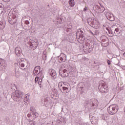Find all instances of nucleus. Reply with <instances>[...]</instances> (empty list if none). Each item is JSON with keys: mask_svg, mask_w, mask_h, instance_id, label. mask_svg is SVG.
<instances>
[{"mask_svg": "<svg viewBox=\"0 0 125 125\" xmlns=\"http://www.w3.org/2000/svg\"><path fill=\"white\" fill-rule=\"evenodd\" d=\"M24 104H25V102L20 101L19 103V105L21 108L24 106Z\"/></svg>", "mask_w": 125, "mask_h": 125, "instance_id": "obj_21", "label": "nucleus"}, {"mask_svg": "<svg viewBox=\"0 0 125 125\" xmlns=\"http://www.w3.org/2000/svg\"><path fill=\"white\" fill-rule=\"evenodd\" d=\"M49 74L51 76L52 79L53 80H55L56 79L57 75L56 71L54 69H51L49 70Z\"/></svg>", "mask_w": 125, "mask_h": 125, "instance_id": "obj_10", "label": "nucleus"}, {"mask_svg": "<svg viewBox=\"0 0 125 125\" xmlns=\"http://www.w3.org/2000/svg\"><path fill=\"white\" fill-rule=\"evenodd\" d=\"M67 29L71 30L72 29V25L69 24L67 26Z\"/></svg>", "mask_w": 125, "mask_h": 125, "instance_id": "obj_30", "label": "nucleus"}, {"mask_svg": "<svg viewBox=\"0 0 125 125\" xmlns=\"http://www.w3.org/2000/svg\"><path fill=\"white\" fill-rule=\"evenodd\" d=\"M83 50L84 51V52H90V51H91L92 49H93V47H91L90 48V44L89 43H85V45H83Z\"/></svg>", "mask_w": 125, "mask_h": 125, "instance_id": "obj_5", "label": "nucleus"}, {"mask_svg": "<svg viewBox=\"0 0 125 125\" xmlns=\"http://www.w3.org/2000/svg\"><path fill=\"white\" fill-rule=\"evenodd\" d=\"M80 88H83V87H80Z\"/></svg>", "mask_w": 125, "mask_h": 125, "instance_id": "obj_44", "label": "nucleus"}, {"mask_svg": "<svg viewBox=\"0 0 125 125\" xmlns=\"http://www.w3.org/2000/svg\"><path fill=\"white\" fill-rule=\"evenodd\" d=\"M41 125H45V124H42Z\"/></svg>", "mask_w": 125, "mask_h": 125, "instance_id": "obj_43", "label": "nucleus"}, {"mask_svg": "<svg viewBox=\"0 0 125 125\" xmlns=\"http://www.w3.org/2000/svg\"><path fill=\"white\" fill-rule=\"evenodd\" d=\"M30 111L31 114H33V113H35V112H36V108H35L34 106H31L30 107Z\"/></svg>", "mask_w": 125, "mask_h": 125, "instance_id": "obj_22", "label": "nucleus"}, {"mask_svg": "<svg viewBox=\"0 0 125 125\" xmlns=\"http://www.w3.org/2000/svg\"><path fill=\"white\" fill-rule=\"evenodd\" d=\"M30 46L31 47H33V49H36V48L38 47V42H31Z\"/></svg>", "mask_w": 125, "mask_h": 125, "instance_id": "obj_16", "label": "nucleus"}, {"mask_svg": "<svg viewBox=\"0 0 125 125\" xmlns=\"http://www.w3.org/2000/svg\"><path fill=\"white\" fill-rule=\"evenodd\" d=\"M89 32L91 34V35H92V36H94V33H93V32H92L91 30H89Z\"/></svg>", "mask_w": 125, "mask_h": 125, "instance_id": "obj_35", "label": "nucleus"}, {"mask_svg": "<svg viewBox=\"0 0 125 125\" xmlns=\"http://www.w3.org/2000/svg\"><path fill=\"white\" fill-rule=\"evenodd\" d=\"M38 81H39V77H36L35 79V83H37Z\"/></svg>", "mask_w": 125, "mask_h": 125, "instance_id": "obj_32", "label": "nucleus"}, {"mask_svg": "<svg viewBox=\"0 0 125 125\" xmlns=\"http://www.w3.org/2000/svg\"><path fill=\"white\" fill-rule=\"evenodd\" d=\"M98 88L100 92L102 93H107L109 91V87L106 83H104V81L100 82Z\"/></svg>", "mask_w": 125, "mask_h": 125, "instance_id": "obj_1", "label": "nucleus"}, {"mask_svg": "<svg viewBox=\"0 0 125 125\" xmlns=\"http://www.w3.org/2000/svg\"><path fill=\"white\" fill-rule=\"evenodd\" d=\"M82 125H89V124H87V123H81Z\"/></svg>", "mask_w": 125, "mask_h": 125, "instance_id": "obj_34", "label": "nucleus"}, {"mask_svg": "<svg viewBox=\"0 0 125 125\" xmlns=\"http://www.w3.org/2000/svg\"><path fill=\"white\" fill-rule=\"evenodd\" d=\"M32 115H33L34 118H38L39 117V113L36 111L33 112Z\"/></svg>", "mask_w": 125, "mask_h": 125, "instance_id": "obj_23", "label": "nucleus"}, {"mask_svg": "<svg viewBox=\"0 0 125 125\" xmlns=\"http://www.w3.org/2000/svg\"><path fill=\"white\" fill-rule=\"evenodd\" d=\"M46 57H47L46 54H43V59H44V60H46V59H47Z\"/></svg>", "mask_w": 125, "mask_h": 125, "instance_id": "obj_29", "label": "nucleus"}, {"mask_svg": "<svg viewBox=\"0 0 125 125\" xmlns=\"http://www.w3.org/2000/svg\"><path fill=\"white\" fill-rule=\"evenodd\" d=\"M83 11H84V12L87 11L88 10V9H87V7H85L84 8H83Z\"/></svg>", "mask_w": 125, "mask_h": 125, "instance_id": "obj_31", "label": "nucleus"}, {"mask_svg": "<svg viewBox=\"0 0 125 125\" xmlns=\"http://www.w3.org/2000/svg\"><path fill=\"white\" fill-rule=\"evenodd\" d=\"M110 21H115V17L113 15H112V16H110Z\"/></svg>", "mask_w": 125, "mask_h": 125, "instance_id": "obj_24", "label": "nucleus"}, {"mask_svg": "<svg viewBox=\"0 0 125 125\" xmlns=\"http://www.w3.org/2000/svg\"><path fill=\"white\" fill-rule=\"evenodd\" d=\"M4 28V25L2 24V22H0V29H3Z\"/></svg>", "mask_w": 125, "mask_h": 125, "instance_id": "obj_26", "label": "nucleus"}, {"mask_svg": "<svg viewBox=\"0 0 125 125\" xmlns=\"http://www.w3.org/2000/svg\"><path fill=\"white\" fill-rule=\"evenodd\" d=\"M42 103H43V105H45V103H44V102H45V101H44V100H42Z\"/></svg>", "mask_w": 125, "mask_h": 125, "instance_id": "obj_36", "label": "nucleus"}, {"mask_svg": "<svg viewBox=\"0 0 125 125\" xmlns=\"http://www.w3.org/2000/svg\"><path fill=\"white\" fill-rule=\"evenodd\" d=\"M109 110H110V106H108L107 108V111L108 112V113H109Z\"/></svg>", "mask_w": 125, "mask_h": 125, "instance_id": "obj_37", "label": "nucleus"}, {"mask_svg": "<svg viewBox=\"0 0 125 125\" xmlns=\"http://www.w3.org/2000/svg\"><path fill=\"white\" fill-rule=\"evenodd\" d=\"M25 23L26 24V25H29V24H30V21H26Z\"/></svg>", "mask_w": 125, "mask_h": 125, "instance_id": "obj_33", "label": "nucleus"}, {"mask_svg": "<svg viewBox=\"0 0 125 125\" xmlns=\"http://www.w3.org/2000/svg\"><path fill=\"white\" fill-rule=\"evenodd\" d=\"M6 69V66L3 64V62L2 60L0 62V71H4Z\"/></svg>", "mask_w": 125, "mask_h": 125, "instance_id": "obj_15", "label": "nucleus"}, {"mask_svg": "<svg viewBox=\"0 0 125 125\" xmlns=\"http://www.w3.org/2000/svg\"><path fill=\"white\" fill-rule=\"evenodd\" d=\"M64 85H65V83H63V82H60L58 83V87L60 90L61 89V88H62V86H64Z\"/></svg>", "mask_w": 125, "mask_h": 125, "instance_id": "obj_20", "label": "nucleus"}, {"mask_svg": "<svg viewBox=\"0 0 125 125\" xmlns=\"http://www.w3.org/2000/svg\"><path fill=\"white\" fill-rule=\"evenodd\" d=\"M15 52L17 56H20L22 53V50L20 47H16L15 49Z\"/></svg>", "mask_w": 125, "mask_h": 125, "instance_id": "obj_11", "label": "nucleus"}, {"mask_svg": "<svg viewBox=\"0 0 125 125\" xmlns=\"http://www.w3.org/2000/svg\"><path fill=\"white\" fill-rule=\"evenodd\" d=\"M90 119L94 120L91 121V124H96V123H97V122H98V120H97V118H96V119H95V117H93L92 119H91V117L90 116Z\"/></svg>", "mask_w": 125, "mask_h": 125, "instance_id": "obj_18", "label": "nucleus"}, {"mask_svg": "<svg viewBox=\"0 0 125 125\" xmlns=\"http://www.w3.org/2000/svg\"><path fill=\"white\" fill-rule=\"evenodd\" d=\"M64 83V85H63V86H65L66 87H68L69 86H70V84L66 83Z\"/></svg>", "mask_w": 125, "mask_h": 125, "instance_id": "obj_27", "label": "nucleus"}, {"mask_svg": "<svg viewBox=\"0 0 125 125\" xmlns=\"http://www.w3.org/2000/svg\"><path fill=\"white\" fill-rule=\"evenodd\" d=\"M2 61V59H1V58H0V63Z\"/></svg>", "mask_w": 125, "mask_h": 125, "instance_id": "obj_40", "label": "nucleus"}, {"mask_svg": "<svg viewBox=\"0 0 125 125\" xmlns=\"http://www.w3.org/2000/svg\"><path fill=\"white\" fill-rule=\"evenodd\" d=\"M59 74L62 78L65 77H68L69 74L67 72V69L64 67V65H62L59 69Z\"/></svg>", "mask_w": 125, "mask_h": 125, "instance_id": "obj_3", "label": "nucleus"}, {"mask_svg": "<svg viewBox=\"0 0 125 125\" xmlns=\"http://www.w3.org/2000/svg\"><path fill=\"white\" fill-rule=\"evenodd\" d=\"M27 125H35L36 122L35 121H32V120H29L27 122Z\"/></svg>", "mask_w": 125, "mask_h": 125, "instance_id": "obj_19", "label": "nucleus"}, {"mask_svg": "<svg viewBox=\"0 0 125 125\" xmlns=\"http://www.w3.org/2000/svg\"><path fill=\"white\" fill-rule=\"evenodd\" d=\"M110 108L112 109V111L113 112H111L110 113V115H114V114H116L117 113V111H115V110L117 109V105L116 104H111L110 105Z\"/></svg>", "mask_w": 125, "mask_h": 125, "instance_id": "obj_13", "label": "nucleus"}, {"mask_svg": "<svg viewBox=\"0 0 125 125\" xmlns=\"http://www.w3.org/2000/svg\"><path fill=\"white\" fill-rule=\"evenodd\" d=\"M18 64L19 65V67L20 69H21V70H24V71H26V68H23L24 67H25V62H24V60L22 59H19L18 60Z\"/></svg>", "mask_w": 125, "mask_h": 125, "instance_id": "obj_6", "label": "nucleus"}, {"mask_svg": "<svg viewBox=\"0 0 125 125\" xmlns=\"http://www.w3.org/2000/svg\"><path fill=\"white\" fill-rule=\"evenodd\" d=\"M41 69V66H36L33 71V75L34 76H36V75H38L39 74V71H40Z\"/></svg>", "mask_w": 125, "mask_h": 125, "instance_id": "obj_14", "label": "nucleus"}, {"mask_svg": "<svg viewBox=\"0 0 125 125\" xmlns=\"http://www.w3.org/2000/svg\"><path fill=\"white\" fill-rule=\"evenodd\" d=\"M42 79H40L39 80L38 84H39V85H40V87H42L41 84H42Z\"/></svg>", "mask_w": 125, "mask_h": 125, "instance_id": "obj_25", "label": "nucleus"}, {"mask_svg": "<svg viewBox=\"0 0 125 125\" xmlns=\"http://www.w3.org/2000/svg\"><path fill=\"white\" fill-rule=\"evenodd\" d=\"M69 4L71 7L75 6V0H69Z\"/></svg>", "mask_w": 125, "mask_h": 125, "instance_id": "obj_17", "label": "nucleus"}, {"mask_svg": "<svg viewBox=\"0 0 125 125\" xmlns=\"http://www.w3.org/2000/svg\"><path fill=\"white\" fill-rule=\"evenodd\" d=\"M106 29H107V31H108L109 34H110V30H109V29H108V28H106Z\"/></svg>", "mask_w": 125, "mask_h": 125, "instance_id": "obj_39", "label": "nucleus"}, {"mask_svg": "<svg viewBox=\"0 0 125 125\" xmlns=\"http://www.w3.org/2000/svg\"><path fill=\"white\" fill-rule=\"evenodd\" d=\"M23 95L24 93L22 92L21 91H15V94L13 96V99L14 101H18L19 98H22Z\"/></svg>", "mask_w": 125, "mask_h": 125, "instance_id": "obj_2", "label": "nucleus"}, {"mask_svg": "<svg viewBox=\"0 0 125 125\" xmlns=\"http://www.w3.org/2000/svg\"><path fill=\"white\" fill-rule=\"evenodd\" d=\"M76 36L78 40H80V41H83L84 40V37L83 36V32L81 30L77 31L76 32Z\"/></svg>", "mask_w": 125, "mask_h": 125, "instance_id": "obj_7", "label": "nucleus"}, {"mask_svg": "<svg viewBox=\"0 0 125 125\" xmlns=\"http://www.w3.org/2000/svg\"><path fill=\"white\" fill-rule=\"evenodd\" d=\"M89 102L92 106H95V107H97V105H98V101L96 99H92Z\"/></svg>", "mask_w": 125, "mask_h": 125, "instance_id": "obj_9", "label": "nucleus"}, {"mask_svg": "<svg viewBox=\"0 0 125 125\" xmlns=\"http://www.w3.org/2000/svg\"><path fill=\"white\" fill-rule=\"evenodd\" d=\"M24 100H25V101H29V99H28V95H25L24 96Z\"/></svg>", "mask_w": 125, "mask_h": 125, "instance_id": "obj_28", "label": "nucleus"}, {"mask_svg": "<svg viewBox=\"0 0 125 125\" xmlns=\"http://www.w3.org/2000/svg\"><path fill=\"white\" fill-rule=\"evenodd\" d=\"M87 22L89 25H92L93 26L95 25H99V22L98 21H97V20L94 18L88 19Z\"/></svg>", "mask_w": 125, "mask_h": 125, "instance_id": "obj_8", "label": "nucleus"}, {"mask_svg": "<svg viewBox=\"0 0 125 125\" xmlns=\"http://www.w3.org/2000/svg\"><path fill=\"white\" fill-rule=\"evenodd\" d=\"M123 56H125V52L123 54Z\"/></svg>", "mask_w": 125, "mask_h": 125, "instance_id": "obj_41", "label": "nucleus"}, {"mask_svg": "<svg viewBox=\"0 0 125 125\" xmlns=\"http://www.w3.org/2000/svg\"><path fill=\"white\" fill-rule=\"evenodd\" d=\"M61 91L62 93H68L70 91V89H69V87L63 86L62 88H61Z\"/></svg>", "mask_w": 125, "mask_h": 125, "instance_id": "obj_12", "label": "nucleus"}, {"mask_svg": "<svg viewBox=\"0 0 125 125\" xmlns=\"http://www.w3.org/2000/svg\"><path fill=\"white\" fill-rule=\"evenodd\" d=\"M10 24H13V23H12V22H10Z\"/></svg>", "mask_w": 125, "mask_h": 125, "instance_id": "obj_42", "label": "nucleus"}, {"mask_svg": "<svg viewBox=\"0 0 125 125\" xmlns=\"http://www.w3.org/2000/svg\"><path fill=\"white\" fill-rule=\"evenodd\" d=\"M110 32L111 34H115V36H119L120 32V29L119 28H117V26L116 25H112L111 27L110 28Z\"/></svg>", "mask_w": 125, "mask_h": 125, "instance_id": "obj_4", "label": "nucleus"}, {"mask_svg": "<svg viewBox=\"0 0 125 125\" xmlns=\"http://www.w3.org/2000/svg\"><path fill=\"white\" fill-rule=\"evenodd\" d=\"M107 63H108V65H110V61L109 60L107 61Z\"/></svg>", "mask_w": 125, "mask_h": 125, "instance_id": "obj_38", "label": "nucleus"}]
</instances>
